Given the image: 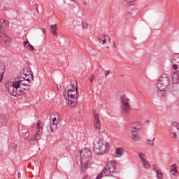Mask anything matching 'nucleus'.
<instances>
[{
	"instance_id": "obj_5",
	"label": "nucleus",
	"mask_w": 179,
	"mask_h": 179,
	"mask_svg": "<svg viewBox=\"0 0 179 179\" xmlns=\"http://www.w3.org/2000/svg\"><path fill=\"white\" fill-rule=\"evenodd\" d=\"M108 145H110V143H108L103 137H101L94 144V153L96 155H104V153H107L108 152Z\"/></svg>"
},
{
	"instance_id": "obj_45",
	"label": "nucleus",
	"mask_w": 179,
	"mask_h": 179,
	"mask_svg": "<svg viewBox=\"0 0 179 179\" xmlns=\"http://www.w3.org/2000/svg\"><path fill=\"white\" fill-rule=\"evenodd\" d=\"M1 1H2V0H0V2H1Z\"/></svg>"
},
{
	"instance_id": "obj_44",
	"label": "nucleus",
	"mask_w": 179,
	"mask_h": 179,
	"mask_svg": "<svg viewBox=\"0 0 179 179\" xmlns=\"http://www.w3.org/2000/svg\"><path fill=\"white\" fill-rule=\"evenodd\" d=\"M84 3H86V2H84Z\"/></svg>"
},
{
	"instance_id": "obj_36",
	"label": "nucleus",
	"mask_w": 179,
	"mask_h": 179,
	"mask_svg": "<svg viewBox=\"0 0 179 179\" xmlns=\"http://www.w3.org/2000/svg\"><path fill=\"white\" fill-rule=\"evenodd\" d=\"M28 86H24V87H22V90H23V92H30V88L29 87H27Z\"/></svg>"
},
{
	"instance_id": "obj_28",
	"label": "nucleus",
	"mask_w": 179,
	"mask_h": 179,
	"mask_svg": "<svg viewBox=\"0 0 179 179\" xmlns=\"http://www.w3.org/2000/svg\"><path fill=\"white\" fill-rule=\"evenodd\" d=\"M142 164H143L144 169H146L147 170H149V169H150V167H151V165L150 164L149 161H148V159L143 162Z\"/></svg>"
},
{
	"instance_id": "obj_10",
	"label": "nucleus",
	"mask_w": 179,
	"mask_h": 179,
	"mask_svg": "<svg viewBox=\"0 0 179 179\" xmlns=\"http://www.w3.org/2000/svg\"><path fill=\"white\" fill-rule=\"evenodd\" d=\"M93 115H94V128L96 131H100L101 129V124L100 123V117H99V113L96 110H93Z\"/></svg>"
},
{
	"instance_id": "obj_4",
	"label": "nucleus",
	"mask_w": 179,
	"mask_h": 179,
	"mask_svg": "<svg viewBox=\"0 0 179 179\" xmlns=\"http://www.w3.org/2000/svg\"><path fill=\"white\" fill-rule=\"evenodd\" d=\"M80 166L81 169L86 170L87 169V166L90 164L92 161V150L89 148H85L84 150L80 151Z\"/></svg>"
},
{
	"instance_id": "obj_41",
	"label": "nucleus",
	"mask_w": 179,
	"mask_h": 179,
	"mask_svg": "<svg viewBox=\"0 0 179 179\" xmlns=\"http://www.w3.org/2000/svg\"><path fill=\"white\" fill-rule=\"evenodd\" d=\"M162 80H170L169 78H167L166 80V78H163Z\"/></svg>"
},
{
	"instance_id": "obj_24",
	"label": "nucleus",
	"mask_w": 179,
	"mask_h": 179,
	"mask_svg": "<svg viewBox=\"0 0 179 179\" xmlns=\"http://www.w3.org/2000/svg\"><path fill=\"white\" fill-rule=\"evenodd\" d=\"M115 153L117 155V157H118V156H122V155H124V148H116Z\"/></svg>"
},
{
	"instance_id": "obj_3",
	"label": "nucleus",
	"mask_w": 179,
	"mask_h": 179,
	"mask_svg": "<svg viewBox=\"0 0 179 179\" xmlns=\"http://www.w3.org/2000/svg\"><path fill=\"white\" fill-rule=\"evenodd\" d=\"M115 164L113 161L107 162L106 166L99 173L96 179H101L103 177H113V175L115 173Z\"/></svg>"
},
{
	"instance_id": "obj_18",
	"label": "nucleus",
	"mask_w": 179,
	"mask_h": 179,
	"mask_svg": "<svg viewBox=\"0 0 179 179\" xmlns=\"http://www.w3.org/2000/svg\"><path fill=\"white\" fill-rule=\"evenodd\" d=\"M24 48H26L29 51H34V47L29 43L28 41H25L23 42Z\"/></svg>"
},
{
	"instance_id": "obj_7",
	"label": "nucleus",
	"mask_w": 179,
	"mask_h": 179,
	"mask_svg": "<svg viewBox=\"0 0 179 179\" xmlns=\"http://www.w3.org/2000/svg\"><path fill=\"white\" fill-rule=\"evenodd\" d=\"M171 138L174 142H179V123L173 122L169 127Z\"/></svg>"
},
{
	"instance_id": "obj_29",
	"label": "nucleus",
	"mask_w": 179,
	"mask_h": 179,
	"mask_svg": "<svg viewBox=\"0 0 179 179\" xmlns=\"http://www.w3.org/2000/svg\"><path fill=\"white\" fill-rule=\"evenodd\" d=\"M6 121H8V119H6V115H0V122H1V124H6Z\"/></svg>"
},
{
	"instance_id": "obj_20",
	"label": "nucleus",
	"mask_w": 179,
	"mask_h": 179,
	"mask_svg": "<svg viewBox=\"0 0 179 179\" xmlns=\"http://www.w3.org/2000/svg\"><path fill=\"white\" fill-rule=\"evenodd\" d=\"M3 73H5V64H3L2 62H0V82L3 78Z\"/></svg>"
},
{
	"instance_id": "obj_22",
	"label": "nucleus",
	"mask_w": 179,
	"mask_h": 179,
	"mask_svg": "<svg viewBox=\"0 0 179 179\" xmlns=\"http://www.w3.org/2000/svg\"><path fill=\"white\" fill-rule=\"evenodd\" d=\"M51 29V33L53 36H57L58 33H57V24H52L50 26Z\"/></svg>"
},
{
	"instance_id": "obj_42",
	"label": "nucleus",
	"mask_w": 179,
	"mask_h": 179,
	"mask_svg": "<svg viewBox=\"0 0 179 179\" xmlns=\"http://www.w3.org/2000/svg\"><path fill=\"white\" fill-rule=\"evenodd\" d=\"M57 89H58V90H59V89H61V86H57Z\"/></svg>"
},
{
	"instance_id": "obj_8",
	"label": "nucleus",
	"mask_w": 179,
	"mask_h": 179,
	"mask_svg": "<svg viewBox=\"0 0 179 179\" xmlns=\"http://www.w3.org/2000/svg\"><path fill=\"white\" fill-rule=\"evenodd\" d=\"M120 103H121V110L122 113H129L132 109L131 106V101L129 98L127 97L125 95H122L120 96Z\"/></svg>"
},
{
	"instance_id": "obj_11",
	"label": "nucleus",
	"mask_w": 179,
	"mask_h": 179,
	"mask_svg": "<svg viewBox=\"0 0 179 179\" xmlns=\"http://www.w3.org/2000/svg\"><path fill=\"white\" fill-rule=\"evenodd\" d=\"M10 43V38L6 36V34L3 31H0V44L1 45H9Z\"/></svg>"
},
{
	"instance_id": "obj_39",
	"label": "nucleus",
	"mask_w": 179,
	"mask_h": 179,
	"mask_svg": "<svg viewBox=\"0 0 179 179\" xmlns=\"http://www.w3.org/2000/svg\"><path fill=\"white\" fill-rule=\"evenodd\" d=\"M17 176H18V178H20V177L21 176L20 172H18Z\"/></svg>"
},
{
	"instance_id": "obj_1",
	"label": "nucleus",
	"mask_w": 179,
	"mask_h": 179,
	"mask_svg": "<svg viewBox=\"0 0 179 179\" xmlns=\"http://www.w3.org/2000/svg\"><path fill=\"white\" fill-rule=\"evenodd\" d=\"M30 83V78H24L20 77L17 78V80L14 82H8L4 84L5 89L7 92H8L10 96H13L14 97H17L19 96H23L24 94V92L23 91V87L29 86L30 87V85L27 83Z\"/></svg>"
},
{
	"instance_id": "obj_38",
	"label": "nucleus",
	"mask_w": 179,
	"mask_h": 179,
	"mask_svg": "<svg viewBox=\"0 0 179 179\" xmlns=\"http://www.w3.org/2000/svg\"><path fill=\"white\" fill-rule=\"evenodd\" d=\"M42 30H43V31L44 34H45V33H46V31H47V29H43Z\"/></svg>"
},
{
	"instance_id": "obj_25",
	"label": "nucleus",
	"mask_w": 179,
	"mask_h": 179,
	"mask_svg": "<svg viewBox=\"0 0 179 179\" xmlns=\"http://www.w3.org/2000/svg\"><path fill=\"white\" fill-rule=\"evenodd\" d=\"M146 143L148 146L153 147L155 146V137H152L151 139H147Z\"/></svg>"
},
{
	"instance_id": "obj_9",
	"label": "nucleus",
	"mask_w": 179,
	"mask_h": 179,
	"mask_svg": "<svg viewBox=\"0 0 179 179\" xmlns=\"http://www.w3.org/2000/svg\"><path fill=\"white\" fill-rule=\"evenodd\" d=\"M169 86H164L163 84L157 83V95L159 97H164L167 93V87Z\"/></svg>"
},
{
	"instance_id": "obj_27",
	"label": "nucleus",
	"mask_w": 179,
	"mask_h": 179,
	"mask_svg": "<svg viewBox=\"0 0 179 179\" xmlns=\"http://www.w3.org/2000/svg\"><path fill=\"white\" fill-rule=\"evenodd\" d=\"M50 127L52 132H55L57 128H58V123H50Z\"/></svg>"
},
{
	"instance_id": "obj_33",
	"label": "nucleus",
	"mask_w": 179,
	"mask_h": 179,
	"mask_svg": "<svg viewBox=\"0 0 179 179\" xmlns=\"http://www.w3.org/2000/svg\"><path fill=\"white\" fill-rule=\"evenodd\" d=\"M110 73H111V71L110 70H106L105 71L104 75H105V78H107Z\"/></svg>"
},
{
	"instance_id": "obj_35",
	"label": "nucleus",
	"mask_w": 179,
	"mask_h": 179,
	"mask_svg": "<svg viewBox=\"0 0 179 179\" xmlns=\"http://www.w3.org/2000/svg\"><path fill=\"white\" fill-rule=\"evenodd\" d=\"M153 171L155 173H158L159 171H160V169H159V168H157V166H156V165H153Z\"/></svg>"
},
{
	"instance_id": "obj_23",
	"label": "nucleus",
	"mask_w": 179,
	"mask_h": 179,
	"mask_svg": "<svg viewBox=\"0 0 179 179\" xmlns=\"http://www.w3.org/2000/svg\"><path fill=\"white\" fill-rule=\"evenodd\" d=\"M179 59V53H175L172 55V57L171 58V63L174 64L176 62V61Z\"/></svg>"
},
{
	"instance_id": "obj_15",
	"label": "nucleus",
	"mask_w": 179,
	"mask_h": 179,
	"mask_svg": "<svg viewBox=\"0 0 179 179\" xmlns=\"http://www.w3.org/2000/svg\"><path fill=\"white\" fill-rule=\"evenodd\" d=\"M99 42L101 43V44H106V43H107L108 44H109L110 43V36H108V35H100L99 36Z\"/></svg>"
},
{
	"instance_id": "obj_30",
	"label": "nucleus",
	"mask_w": 179,
	"mask_h": 179,
	"mask_svg": "<svg viewBox=\"0 0 179 179\" xmlns=\"http://www.w3.org/2000/svg\"><path fill=\"white\" fill-rule=\"evenodd\" d=\"M156 174H157V179H163L164 178L163 173L162 172V171L157 172Z\"/></svg>"
},
{
	"instance_id": "obj_14",
	"label": "nucleus",
	"mask_w": 179,
	"mask_h": 179,
	"mask_svg": "<svg viewBox=\"0 0 179 179\" xmlns=\"http://www.w3.org/2000/svg\"><path fill=\"white\" fill-rule=\"evenodd\" d=\"M138 131L139 130H136L134 129H131V131L130 138L132 139V141H134V142H138V141L141 139V136H139Z\"/></svg>"
},
{
	"instance_id": "obj_21",
	"label": "nucleus",
	"mask_w": 179,
	"mask_h": 179,
	"mask_svg": "<svg viewBox=\"0 0 179 179\" xmlns=\"http://www.w3.org/2000/svg\"><path fill=\"white\" fill-rule=\"evenodd\" d=\"M132 129L139 131L142 128V123L141 122H134L131 125Z\"/></svg>"
},
{
	"instance_id": "obj_2",
	"label": "nucleus",
	"mask_w": 179,
	"mask_h": 179,
	"mask_svg": "<svg viewBox=\"0 0 179 179\" xmlns=\"http://www.w3.org/2000/svg\"><path fill=\"white\" fill-rule=\"evenodd\" d=\"M79 87L77 81H71L64 89L63 96L68 101L67 104L69 107H76L78 104V99H79Z\"/></svg>"
},
{
	"instance_id": "obj_43",
	"label": "nucleus",
	"mask_w": 179,
	"mask_h": 179,
	"mask_svg": "<svg viewBox=\"0 0 179 179\" xmlns=\"http://www.w3.org/2000/svg\"><path fill=\"white\" fill-rule=\"evenodd\" d=\"M73 2H75L76 0H71Z\"/></svg>"
},
{
	"instance_id": "obj_32",
	"label": "nucleus",
	"mask_w": 179,
	"mask_h": 179,
	"mask_svg": "<svg viewBox=\"0 0 179 179\" xmlns=\"http://www.w3.org/2000/svg\"><path fill=\"white\" fill-rule=\"evenodd\" d=\"M82 26H83V30L87 29V27H88L87 23L82 22Z\"/></svg>"
},
{
	"instance_id": "obj_34",
	"label": "nucleus",
	"mask_w": 179,
	"mask_h": 179,
	"mask_svg": "<svg viewBox=\"0 0 179 179\" xmlns=\"http://www.w3.org/2000/svg\"><path fill=\"white\" fill-rule=\"evenodd\" d=\"M29 136H30V134L29 132L24 133V138L25 140L29 139Z\"/></svg>"
},
{
	"instance_id": "obj_26",
	"label": "nucleus",
	"mask_w": 179,
	"mask_h": 179,
	"mask_svg": "<svg viewBox=\"0 0 179 179\" xmlns=\"http://www.w3.org/2000/svg\"><path fill=\"white\" fill-rule=\"evenodd\" d=\"M138 157H140V160H141V163L148 160L146 159V155H145V153H143V152H140L138 154Z\"/></svg>"
},
{
	"instance_id": "obj_6",
	"label": "nucleus",
	"mask_w": 179,
	"mask_h": 179,
	"mask_svg": "<svg viewBox=\"0 0 179 179\" xmlns=\"http://www.w3.org/2000/svg\"><path fill=\"white\" fill-rule=\"evenodd\" d=\"M43 124L41 120H38L36 126V133L29 138L30 145H36L38 143V141L41 139L43 135Z\"/></svg>"
},
{
	"instance_id": "obj_31",
	"label": "nucleus",
	"mask_w": 179,
	"mask_h": 179,
	"mask_svg": "<svg viewBox=\"0 0 179 179\" xmlns=\"http://www.w3.org/2000/svg\"><path fill=\"white\" fill-rule=\"evenodd\" d=\"M50 123H53V124H58V120H57V117H50Z\"/></svg>"
},
{
	"instance_id": "obj_12",
	"label": "nucleus",
	"mask_w": 179,
	"mask_h": 179,
	"mask_svg": "<svg viewBox=\"0 0 179 179\" xmlns=\"http://www.w3.org/2000/svg\"><path fill=\"white\" fill-rule=\"evenodd\" d=\"M22 75L25 79H27V78H29V80L31 79V80L34 79L33 78V71H31V69L29 66H25L22 69Z\"/></svg>"
},
{
	"instance_id": "obj_16",
	"label": "nucleus",
	"mask_w": 179,
	"mask_h": 179,
	"mask_svg": "<svg viewBox=\"0 0 179 179\" xmlns=\"http://www.w3.org/2000/svg\"><path fill=\"white\" fill-rule=\"evenodd\" d=\"M8 150H10V152H13V153H16V152L19 150V147L17 146V144L11 143L8 146Z\"/></svg>"
},
{
	"instance_id": "obj_17",
	"label": "nucleus",
	"mask_w": 179,
	"mask_h": 179,
	"mask_svg": "<svg viewBox=\"0 0 179 179\" xmlns=\"http://www.w3.org/2000/svg\"><path fill=\"white\" fill-rule=\"evenodd\" d=\"M170 173H172V176L178 177V171H177V165L176 164L171 166Z\"/></svg>"
},
{
	"instance_id": "obj_40",
	"label": "nucleus",
	"mask_w": 179,
	"mask_h": 179,
	"mask_svg": "<svg viewBox=\"0 0 179 179\" xmlns=\"http://www.w3.org/2000/svg\"><path fill=\"white\" fill-rule=\"evenodd\" d=\"M175 62H176V64H179V58Z\"/></svg>"
},
{
	"instance_id": "obj_37",
	"label": "nucleus",
	"mask_w": 179,
	"mask_h": 179,
	"mask_svg": "<svg viewBox=\"0 0 179 179\" xmlns=\"http://www.w3.org/2000/svg\"><path fill=\"white\" fill-rule=\"evenodd\" d=\"M94 79V75H93V74H91L90 76V83H93V80Z\"/></svg>"
},
{
	"instance_id": "obj_13",
	"label": "nucleus",
	"mask_w": 179,
	"mask_h": 179,
	"mask_svg": "<svg viewBox=\"0 0 179 179\" xmlns=\"http://www.w3.org/2000/svg\"><path fill=\"white\" fill-rule=\"evenodd\" d=\"M163 79H166L165 80ZM169 79V75L167 73H163L159 79L157 80V83L160 85H164V86H169L170 85V80H167Z\"/></svg>"
},
{
	"instance_id": "obj_19",
	"label": "nucleus",
	"mask_w": 179,
	"mask_h": 179,
	"mask_svg": "<svg viewBox=\"0 0 179 179\" xmlns=\"http://www.w3.org/2000/svg\"><path fill=\"white\" fill-rule=\"evenodd\" d=\"M9 24V22L3 19L0 20V31H3V29Z\"/></svg>"
}]
</instances>
